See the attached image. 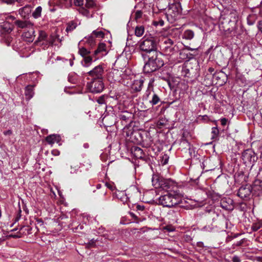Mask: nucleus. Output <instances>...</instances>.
<instances>
[{
  "label": "nucleus",
  "instance_id": "f257e3e1",
  "mask_svg": "<svg viewBox=\"0 0 262 262\" xmlns=\"http://www.w3.org/2000/svg\"><path fill=\"white\" fill-rule=\"evenodd\" d=\"M151 182L152 186L159 191L155 192L156 195L160 196H183L178 192V187L176 186L174 181L170 179H165L156 174L152 177Z\"/></svg>",
  "mask_w": 262,
  "mask_h": 262
},
{
  "label": "nucleus",
  "instance_id": "f03ea898",
  "mask_svg": "<svg viewBox=\"0 0 262 262\" xmlns=\"http://www.w3.org/2000/svg\"><path fill=\"white\" fill-rule=\"evenodd\" d=\"M162 57L161 53L158 52H155L149 55L148 61L143 67L144 72L146 73H150L163 67L164 61Z\"/></svg>",
  "mask_w": 262,
  "mask_h": 262
},
{
  "label": "nucleus",
  "instance_id": "7ed1b4c3",
  "mask_svg": "<svg viewBox=\"0 0 262 262\" xmlns=\"http://www.w3.org/2000/svg\"><path fill=\"white\" fill-rule=\"evenodd\" d=\"M159 199H166L169 201L166 203L167 207H172L176 205L183 204V202L188 204L184 206L186 207L193 208L201 207L204 205L202 202L198 200H192L190 198H159Z\"/></svg>",
  "mask_w": 262,
  "mask_h": 262
},
{
  "label": "nucleus",
  "instance_id": "20e7f679",
  "mask_svg": "<svg viewBox=\"0 0 262 262\" xmlns=\"http://www.w3.org/2000/svg\"><path fill=\"white\" fill-rule=\"evenodd\" d=\"M138 46L140 50L149 53V55L153 52H158L157 41L153 37L143 39L139 42Z\"/></svg>",
  "mask_w": 262,
  "mask_h": 262
},
{
  "label": "nucleus",
  "instance_id": "39448f33",
  "mask_svg": "<svg viewBox=\"0 0 262 262\" xmlns=\"http://www.w3.org/2000/svg\"><path fill=\"white\" fill-rule=\"evenodd\" d=\"M87 88L91 93H101L104 88L103 79H92V80L87 83Z\"/></svg>",
  "mask_w": 262,
  "mask_h": 262
},
{
  "label": "nucleus",
  "instance_id": "423d86ee",
  "mask_svg": "<svg viewBox=\"0 0 262 262\" xmlns=\"http://www.w3.org/2000/svg\"><path fill=\"white\" fill-rule=\"evenodd\" d=\"M2 17V19L3 20L5 18V20L0 23L1 28L6 32H10L13 30V25L12 23L15 20V17L7 14L3 15Z\"/></svg>",
  "mask_w": 262,
  "mask_h": 262
},
{
  "label": "nucleus",
  "instance_id": "0eeeda50",
  "mask_svg": "<svg viewBox=\"0 0 262 262\" xmlns=\"http://www.w3.org/2000/svg\"><path fill=\"white\" fill-rule=\"evenodd\" d=\"M104 67L102 65H98L89 71L87 74L92 79H103Z\"/></svg>",
  "mask_w": 262,
  "mask_h": 262
},
{
  "label": "nucleus",
  "instance_id": "6e6552de",
  "mask_svg": "<svg viewBox=\"0 0 262 262\" xmlns=\"http://www.w3.org/2000/svg\"><path fill=\"white\" fill-rule=\"evenodd\" d=\"M173 41L168 38H164L161 42V48L166 54H171L173 51Z\"/></svg>",
  "mask_w": 262,
  "mask_h": 262
},
{
  "label": "nucleus",
  "instance_id": "1a4fd4ad",
  "mask_svg": "<svg viewBox=\"0 0 262 262\" xmlns=\"http://www.w3.org/2000/svg\"><path fill=\"white\" fill-rule=\"evenodd\" d=\"M180 13V5L179 3L170 4L168 2V15L172 17L176 18Z\"/></svg>",
  "mask_w": 262,
  "mask_h": 262
},
{
  "label": "nucleus",
  "instance_id": "9d476101",
  "mask_svg": "<svg viewBox=\"0 0 262 262\" xmlns=\"http://www.w3.org/2000/svg\"><path fill=\"white\" fill-rule=\"evenodd\" d=\"M47 37V35L45 32H44L43 31H40L39 33V36L38 37L37 40L36 41V43L37 45H40L41 42L42 41H45V43L46 44V47H47V46H49L50 45L53 44V41H48L46 40Z\"/></svg>",
  "mask_w": 262,
  "mask_h": 262
},
{
  "label": "nucleus",
  "instance_id": "9b49d317",
  "mask_svg": "<svg viewBox=\"0 0 262 262\" xmlns=\"http://www.w3.org/2000/svg\"><path fill=\"white\" fill-rule=\"evenodd\" d=\"M106 51V45L104 43H100L97 50L94 52V55L97 56L94 59L96 61L97 59L105 54V52Z\"/></svg>",
  "mask_w": 262,
  "mask_h": 262
},
{
  "label": "nucleus",
  "instance_id": "f8f14e48",
  "mask_svg": "<svg viewBox=\"0 0 262 262\" xmlns=\"http://www.w3.org/2000/svg\"><path fill=\"white\" fill-rule=\"evenodd\" d=\"M34 30L32 28L29 29L27 31L24 32L22 34L23 39L27 42H32L34 39Z\"/></svg>",
  "mask_w": 262,
  "mask_h": 262
},
{
  "label": "nucleus",
  "instance_id": "ddd939ff",
  "mask_svg": "<svg viewBox=\"0 0 262 262\" xmlns=\"http://www.w3.org/2000/svg\"><path fill=\"white\" fill-rule=\"evenodd\" d=\"M221 205L223 208L226 209H232L233 208V201L231 198H223L221 200Z\"/></svg>",
  "mask_w": 262,
  "mask_h": 262
},
{
  "label": "nucleus",
  "instance_id": "4468645a",
  "mask_svg": "<svg viewBox=\"0 0 262 262\" xmlns=\"http://www.w3.org/2000/svg\"><path fill=\"white\" fill-rule=\"evenodd\" d=\"M46 141L50 144L52 145L55 143H57L59 145H61L60 143L61 137L58 135H51L46 137Z\"/></svg>",
  "mask_w": 262,
  "mask_h": 262
},
{
  "label": "nucleus",
  "instance_id": "2eb2a0df",
  "mask_svg": "<svg viewBox=\"0 0 262 262\" xmlns=\"http://www.w3.org/2000/svg\"><path fill=\"white\" fill-rule=\"evenodd\" d=\"M144 80L142 79L135 80L132 84V89L136 92H140L143 86Z\"/></svg>",
  "mask_w": 262,
  "mask_h": 262
},
{
  "label": "nucleus",
  "instance_id": "dca6fc26",
  "mask_svg": "<svg viewBox=\"0 0 262 262\" xmlns=\"http://www.w3.org/2000/svg\"><path fill=\"white\" fill-rule=\"evenodd\" d=\"M19 14L22 17L26 18L29 16L31 12V7L30 5H26L19 9Z\"/></svg>",
  "mask_w": 262,
  "mask_h": 262
},
{
  "label": "nucleus",
  "instance_id": "f3484780",
  "mask_svg": "<svg viewBox=\"0 0 262 262\" xmlns=\"http://www.w3.org/2000/svg\"><path fill=\"white\" fill-rule=\"evenodd\" d=\"M26 98L27 100H30L34 96V93L33 86L32 85H28L25 88V92Z\"/></svg>",
  "mask_w": 262,
  "mask_h": 262
},
{
  "label": "nucleus",
  "instance_id": "a211bd4d",
  "mask_svg": "<svg viewBox=\"0 0 262 262\" xmlns=\"http://www.w3.org/2000/svg\"><path fill=\"white\" fill-rule=\"evenodd\" d=\"M93 61V58L90 56L83 57V60L81 61L82 66L84 67H89L91 66Z\"/></svg>",
  "mask_w": 262,
  "mask_h": 262
},
{
  "label": "nucleus",
  "instance_id": "6ab92c4d",
  "mask_svg": "<svg viewBox=\"0 0 262 262\" xmlns=\"http://www.w3.org/2000/svg\"><path fill=\"white\" fill-rule=\"evenodd\" d=\"M253 189L255 191H262V181L260 180H255L253 182Z\"/></svg>",
  "mask_w": 262,
  "mask_h": 262
},
{
  "label": "nucleus",
  "instance_id": "aec40b11",
  "mask_svg": "<svg viewBox=\"0 0 262 262\" xmlns=\"http://www.w3.org/2000/svg\"><path fill=\"white\" fill-rule=\"evenodd\" d=\"M134 155L137 158H142L144 156L143 151L141 148L135 147L134 148Z\"/></svg>",
  "mask_w": 262,
  "mask_h": 262
},
{
  "label": "nucleus",
  "instance_id": "412c9836",
  "mask_svg": "<svg viewBox=\"0 0 262 262\" xmlns=\"http://www.w3.org/2000/svg\"><path fill=\"white\" fill-rule=\"evenodd\" d=\"M144 27L142 26H137L135 28V33L137 37L142 36L144 33Z\"/></svg>",
  "mask_w": 262,
  "mask_h": 262
},
{
  "label": "nucleus",
  "instance_id": "4be33fe9",
  "mask_svg": "<svg viewBox=\"0 0 262 262\" xmlns=\"http://www.w3.org/2000/svg\"><path fill=\"white\" fill-rule=\"evenodd\" d=\"M77 26V23L76 21H74V20L71 21L67 24L66 31L67 32L72 31L74 29H75Z\"/></svg>",
  "mask_w": 262,
  "mask_h": 262
},
{
  "label": "nucleus",
  "instance_id": "5701e85b",
  "mask_svg": "<svg viewBox=\"0 0 262 262\" xmlns=\"http://www.w3.org/2000/svg\"><path fill=\"white\" fill-rule=\"evenodd\" d=\"M194 37V32L190 30H186L183 34V37L186 39L190 40Z\"/></svg>",
  "mask_w": 262,
  "mask_h": 262
},
{
  "label": "nucleus",
  "instance_id": "b1692460",
  "mask_svg": "<svg viewBox=\"0 0 262 262\" xmlns=\"http://www.w3.org/2000/svg\"><path fill=\"white\" fill-rule=\"evenodd\" d=\"M242 157L243 160L251 161L252 158V152L250 150H246L243 152Z\"/></svg>",
  "mask_w": 262,
  "mask_h": 262
},
{
  "label": "nucleus",
  "instance_id": "393cba45",
  "mask_svg": "<svg viewBox=\"0 0 262 262\" xmlns=\"http://www.w3.org/2000/svg\"><path fill=\"white\" fill-rule=\"evenodd\" d=\"M15 24H16L18 27L21 28H24L25 27H28V26H30V24L26 21H21L19 20H16L14 21Z\"/></svg>",
  "mask_w": 262,
  "mask_h": 262
},
{
  "label": "nucleus",
  "instance_id": "a878e982",
  "mask_svg": "<svg viewBox=\"0 0 262 262\" xmlns=\"http://www.w3.org/2000/svg\"><path fill=\"white\" fill-rule=\"evenodd\" d=\"M142 202L151 204H157L156 198H142Z\"/></svg>",
  "mask_w": 262,
  "mask_h": 262
},
{
  "label": "nucleus",
  "instance_id": "bb28decb",
  "mask_svg": "<svg viewBox=\"0 0 262 262\" xmlns=\"http://www.w3.org/2000/svg\"><path fill=\"white\" fill-rule=\"evenodd\" d=\"M42 8L40 6L37 7L32 13V16L35 18H38L41 16Z\"/></svg>",
  "mask_w": 262,
  "mask_h": 262
},
{
  "label": "nucleus",
  "instance_id": "cd10ccee",
  "mask_svg": "<svg viewBox=\"0 0 262 262\" xmlns=\"http://www.w3.org/2000/svg\"><path fill=\"white\" fill-rule=\"evenodd\" d=\"M74 3V0H59V3L62 7H70Z\"/></svg>",
  "mask_w": 262,
  "mask_h": 262
},
{
  "label": "nucleus",
  "instance_id": "c85d7f7f",
  "mask_svg": "<svg viewBox=\"0 0 262 262\" xmlns=\"http://www.w3.org/2000/svg\"><path fill=\"white\" fill-rule=\"evenodd\" d=\"M78 53L83 57L89 56L90 51L84 47L79 48Z\"/></svg>",
  "mask_w": 262,
  "mask_h": 262
},
{
  "label": "nucleus",
  "instance_id": "c756f323",
  "mask_svg": "<svg viewBox=\"0 0 262 262\" xmlns=\"http://www.w3.org/2000/svg\"><path fill=\"white\" fill-rule=\"evenodd\" d=\"M95 37L94 35L91 34V35L89 36L88 37H85L86 39V41L87 43L91 47L93 46L95 43Z\"/></svg>",
  "mask_w": 262,
  "mask_h": 262
},
{
  "label": "nucleus",
  "instance_id": "7c9ffc66",
  "mask_svg": "<svg viewBox=\"0 0 262 262\" xmlns=\"http://www.w3.org/2000/svg\"><path fill=\"white\" fill-rule=\"evenodd\" d=\"M77 79V76L75 73H71L68 76V80L72 83H76Z\"/></svg>",
  "mask_w": 262,
  "mask_h": 262
},
{
  "label": "nucleus",
  "instance_id": "2f4dec72",
  "mask_svg": "<svg viewBox=\"0 0 262 262\" xmlns=\"http://www.w3.org/2000/svg\"><path fill=\"white\" fill-rule=\"evenodd\" d=\"M79 11L80 13L87 17H90V16H91V14H90V11L84 9V8H80Z\"/></svg>",
  "mask_w": 262,
  "mask_h": 262
},
{
  "label": "nucleus",
  "instance_id": "473e14b6",
  "mask_svg": "<svg viewBox=\"0 0 262 262\" xmlns=\"http://www.w3.org/2000/svg\"><path fill=\"white\" fill-rule=\"evenodd\" d=\"M157 199V204L161 205L163 206L164 207H166L165 205H166L167 202H168L169 201L166 199H159V198H156Z\"/></svg>",
  "mask_w": 262,
  "mask_h": 262
},
{
  "label": "nucleus",
  "instance_id": "72a5a7b5",
  "mask_svg": "<svg viewBox=\"0 0 262 262\" xmlns=\"http://www.w3.org/2000/svg\"><path fill=\"white\" fill-rule=\"evenodd\" d=\"M160 101V98L158 96L155 94L153 95L151 100L150 101V103L152 105H156Z\"/></svg>",
  "mask_w": 262,
  "mask_h": 262
},
{
  "label": "nucleus",
  "instance_id": "f704fd0d",
  "mask_svg": "<svg viewBox=\"0 0 262 262\" xmlns=\"http://www.w3.org/2000/svg\"><path fill=\"white\" fill-rule=\"evenodd\" d=\"M95 37L103 38L104 36V33L102 31L94 30L92 33Z\"/></svg>",
  "mask_w": 262,
  "mask_h": 262
},
{
  "label": "nucleus",
  "instance_id": "c9c22d12",
  "mask_svg": "<svg viewBox=\"0 0 262 262\" xmlns=\"http://www.w3.org/2000/svg\"><path fill=\"white\" fill-rule=\"evenodd\" d=\"M154 81L155 80H154V78H151L149 80V81L148 84V88H147V90L146 91V93L147 94V95H148L149 94L150 91L152 90V89H153Z\"/></svg>",
  "mask_w": 262,
  "mask_h": 262
},
{
  "label": "nucleus",
  "instance_id": "e433bc0d",
  "mask_svg": "<svg viewBox=\"0 0 262 262\" xmlns=\"http://www.w3.org/2000/svg\"><path fill=\"white\" fill-rule=\"evenodd\" d=\"M143 12L141 10H137L135 14L134 18L135 19L138 21H139L140 19L142 17Z\"/></svg>",
  "mask_w": 262,
  "mask_h": 262
},
{
  "label": "nucleus",
  "instance_id": "4c0bfd02",
  "mask_svg": "<svg viewBox=\"0 0 262 262\" xmlns=\"http://www.w3.org/2000/svg\"><path fill=\"white\" fill-rule=\"evenodd\" d=\"M211 133L212 134V139L216 138L219 134V130L217 127H213L212 128Z\"/></svg>",
  "mask_w": 262,
  "mask_h": 262
},
{
  "label": "nucleus",
  "instance_id": "58836bf2",
  "mask_svg": "<svg viewBox=\"0 0 262 262\" xmlns=\"http://www.w3.org/2000/svg\"><path fill=\"white\" fill-rule=\"evenodd\" d=\"M96 4L93 0H86L85 7L88 8H92Z\"/></svg>",
  "mask_w": 262,
  "mask_h": 262
},
{
  "label": "nucleus",
  "instance_id": "ea45409f",
  "mask_svg": "<svg viewBox=\"0 0 262 262\" xmlns=\"http://www.w3.org/2000/svg\"><path fill=\"white\" fill-rule=\"evenodd\" d=\"M108 98L107 96H105L104 95L101 96L98 98V99L97 100V101L100 104H105L106 103L105 98Z\"/></svg>",
  "mask_w": 262,
  "mask_h": 262
},
{
  "label": "nucleus",
  "instance_id": "a19ab883",
  "mask_svg": "<svg viewBox=\"0 0 262 262\" xmlns=\"http://www.w3.org/2000/svg\"><path fill=\"white\" fill-rule=\"evenodd\" d=\"M169 157L167 155H164L161 158V164L166 165L168 163Z\"/></svg>",
  "mask_w": 262,
  "mask_h": 262
},
{
  "label": "nucleus",
  "instance_id": "79ce46f5",
  "mask_svg": "<svg viewBox=\"0 0 262 262\" xmlns=\"http://www.w3.org/2000/svg\"><path fill=\"white\" fill-rule=\"evenodd\" d=\"M83 4V0H74V5L76 6H81Z\"/></svg>",
  "mask_w": 262,
  "mask_h": 262
},
{
  "label": "nucleus",
  "instance_id": "37998d69",
  "mask_svg": "<svg viewBox=\"0 0 262 262\" xmlns=\"http://www.w3.org/2000/svg\"><path fill=\"white\" fill-rule=\"evenodd\" d=\"M230 18H233V21H236L237 20V15H236V13H231L230 14ZM232 21L231 19H230V20H229V21Z\"/></svg>",
  "mask_w": 262,
  "mask_h": 262
},
{
  "label": "nucleus",
  "instance_id": "c03bdc74",
  "mask_svg": "<svg viewBox=\"0 0 262 262\" xmlns=\"http://www.w3.org/2000/svg\"><path fill=\"white\" fill-rule=\"evenodd\" d=\"M185 50H183L182 51V53H181V54H185L186 55V58L188 59V60L189 59H191L192 58H193V56L192 54H190V53H185Z\"/></svg>",
  "mask_w": 262,
  "mask_h": 262
},
{
  "label": "nucleus",
  "instance_id": "a18cd8bd",
  "mask_svg": "<svg viewBox=\"0 0 262 262\" xmlns=\"http://www.w3.org/2000/svg\"><path fill=\"white\" fill-rule=\"evenodd\" d=\"M24 1L25 0H10L9 3L13 4L15 2H17L22 5Z\"/></svg>",
  "mask_w": 262,
  "mask_h": 262
},
{
  "label": "nucleus",
  "instance_id": "49530a36",
  "mask_svg": "<svg viewBox=\"0 0 262 262\" xmlns=\"http://www.w3.org/2000/svg\"><path fill=\"white\" fill-rule=\"evenodd\" d=\"M165 230H166L168 232H171L173 231L174 230V229L172 226H167L164 228Z\"/></svg>",
  "mask_w": 262,
  "mask_h": 262
},
{
  "label": "nucleus",
  "instance_id": "de8ad7c7",
  "mask_svg": "<svg viewBox=\"0 0 262 262\" xmlns=\"http://www.w3.org/2000/svg\"><path fill=\"white\" fill-rule=\"evenodd\" d=\"M55 39H57V42H61V41L62 40L60 38L59 36L57 35V36L55 37V39H54V38L52 37V40L51 41H53V43H54L55 42Z\"/></svg>",
  "mask_w": 262,
  "mask_h": 262
},
{
  "label": "nucleus",
  "instance_id": "09e8293b",
  "mask_svg": "<svg viewBox=\"0 0 262 262\" xmlns=\"http://www.w3.org/2000/svg\"><path fill=\"white\" fill-rule=\"evenodd\" d=\"M260 228V226L259 225H254L252 227V230L256 231Z\"/></svg>",
  "mask_w": 262,
  "mask_h": 262
},
{
  "label": "nucleus",
  "instance_id": "8fccbe9b",
  "mask_svg": "<svg viewBox=\"0 0 262 262\" xmlns=\"http://www.w3.org/2000/svg\"><path fill=\"white\" fill-rule=\"evenodd\" d=\"M233 262H241V259L239 257L236 255H235L232 258Z\"/></svg>",
  "mask_w": 262,
  "mask_h": 262
},
{
  "label": "nucleus",
  "instance_id": "3c124183",
  "mask_svg": "<svg viewBox=\"0 0 262 262\" xmlns=\"http://www.w3.org/2000/svg\"><path fill=\"white\" fill-rule=\"evenodd\" d=\"M221 124L223 125V126H225L227 124V119L225 118H221Z\"/></svg>",
  "mask_w": 262,
  "mask_h": 262
},
{
  "label": "nucleus",
  "instance_id": "603ef678",
  "mask_svg": "<svg viewBox=\"0 0 262 262\" xmlns=\"http://www.w3.org/2000/svg\"><path fill=\"white\" fill-rule=\"evenodd\" d=\"M95 242H96V240H95L94 239H92V240H91L88 244V246L89 247H92L93 246V245H95Z\"/></svg>",
  "mask_w": 262,
  "mask_h": 262
},
{
  "label": "nucleus",
  "instance_id": "864d4df0",
  "mask_svg": "<svg viewBox=\"0 0 262 262\" xmlns=\"http://www.w3.org/2000/svg\"><path fill=\"white\" fill-rule=\"evenodd\" d=\"M36 221L37 225H39V226H42L43 224V222L41 219H36Z\"/></svg>",
  "mask_w": 262,
  "mask_h": 262
},
{
  "label": "nucleus",
  "instance_id": "5fc2aeb1",
  "mask_svg": "<svg viewBox=\"0 0 262 262\" xmlns=\"http://www.w3.org/2000/svg\"><path fill=\"white\" fill-rule=\"evenodd\" d=\"M257 27L259 31L262 32V20L258 21Z\"/></svg>",
  "mask_w": 262,
  "mask_h": 262
},
{
  "label": "nucleus",
  "instance_id": "6e6d98bb",
  "mask_svg": "<svg viewBox=\"0 0 262 262\" xmlns=\"http://www.w3.org/2000/svg\"><path fill=\"white\" fill-rule=\"evenodd\" d=\"M250 16L247 17V23L249 25L251 26L254 24V21L250 20Z\"/></svg>",
  "mask_w": 262,
  "mask_h": 262
},
{
  "label": "nucleus",
  "instance_id": "4d7b16f0",
  "mask_svg": "<svg viewBox=\"0 0 262 262\" xmlns=\"http://www.w3.org/2000/svg\"><path fill=\"white\" fill-rule=\"evenodd\" d=\"M120 118L122 120H124V121H126L127 119H128V117H126L125 115L124 114H121L120 115Z\"/></svg>",
  "mask_w": 262,
  "mask_h": 262
},
{
  "label": "nucleus",
  "instance_id": "13d9d810",
  "mask_svg": "<svg viewBox=\"0 0 262 262\" xmlns=\"http://www.w3.org/2000/svg\"><path fill=\"white\" fill-rule=\"evenodd\" d=\"M52 153L54 156H58L59 155V154H60L59 151L58 150H53L52 151Z\"/></svg>",
  "mask_w": 262,
  "mask_h": 262
},
{
  "label": "nucleus",
  "instance_id": "bf43d9fd",
  "mask_svg": "<svg viewBox=\"0 0 262 262\" xmlns=\"http://www.w3.org/2000/svg\"><path fill=\"white\" fill-rule=\"evenodd\" d=\"M4 134L5 135H10L12 134V131L11 130H8L4 132Z\"/></svg>",
  "mask_w": 262,
  "mask_h": 262
},
{
  "label": "nucleus",
  "instance_id": "052dcab7",
  "mask_svg": "<svg viewBox=\"0 0 262 262\" xmlns=\"http://www.w3.org/2000/svg\"><path fill=\"white\" fill-rule=\"evenodd\" d=\"M137 209L140 210H143L144 209V207L143 206H141L140 205H137Z\"/></svg>",
  "mask_w": 262,
  "mask_h": 262
},
{
  "label": "nucleus",
  "instance_id": "680f3d73",
  "mask_svg": "<svg viewBox=\"0 0 262 262\" xmlns=\"http://www.w3.org/2000/svg\"><path fill=\"white\" fill-rule=\"evenodd\" d=\"M245 189V188H243L242 187H241L239 189V192H238L237 193V196H240V194L239 193H242L241 191L244 190Z\"/></svg>",
  "mask_w": 262,
  "mask_h": 262
},
{
  "label": "nucleus",
  "instance_id": "e2e57ef3",
  "mask_svg": "<svg viewBox=\"0 0 262 262\" xmlns=\"http://www.w3.org/2000/svg\"><path fill=\"white\" fill-rule=\"evenodd\" d=\"M159 25L160 26H162L164 25V21L163 20H160L159 22Z\"/></svg>",
  "mask_w": 262,
  "mask_h": 262
},
{
  "label": "nucleus",
  "instance_id": "0e129e2a",
  "mask_svg": "<svg viewBox=\"0 0 262 262\" xmlns=\"http://www.w3.org/2000/svg\"><path fill=\"white\" fill-rule=\"evenodd\" d=\"M153 25L155 26H157L159 25V23H158V21H155L153 22Z\"/></svg>",
  "mask_w": 262,
  "mask_h": 262
},
{
  "label": "nucleus",
  "instance_id": "69168bd1",
  "mask_svg": "<svg viewBox=\"0 0 262 262\" xmlns=\"http://www.w3.org/2000/svg\"><path fill=\"white\" fill-rule=\"evenodd\" d=\"M186 50H189V51H193V50H194L195 49H194L191 48L190 47H187L186 48Z\"/></svg>",
  "mask_w": 262,
  "mask_h": 262
},
{
  "label": "nucleus",
  "instance_id": "338daca9",
  "mask_svg": "<svg viewBox=\"0 0 262 262\" xmlns=\"http://www.w3.org/2000/svg\"><path fill=\"white\" fill-rule=\"evenodd\" d=\"M213 71V69L212 68H210L209 69V71L210 72H212V71Z\"/></svg>",
  "mask_w": 262,
  "mask_h": 262
},
{
  "label": "nucleus",
  "instance_id": "774afa93",
  "mask_svg": "<svg viewBox=\"0 0 262 262\" xmlns=\"http://www.w3.org/2000/svg\"><path fill=\"white\" fill-rule=\"evenodd\" d=\"M107 187L110 188V189H112V187L111 186L110 184H107Z\"/></svg>",
  "mask_w": 262,
  "mask_h": 262
}]
</instances>
